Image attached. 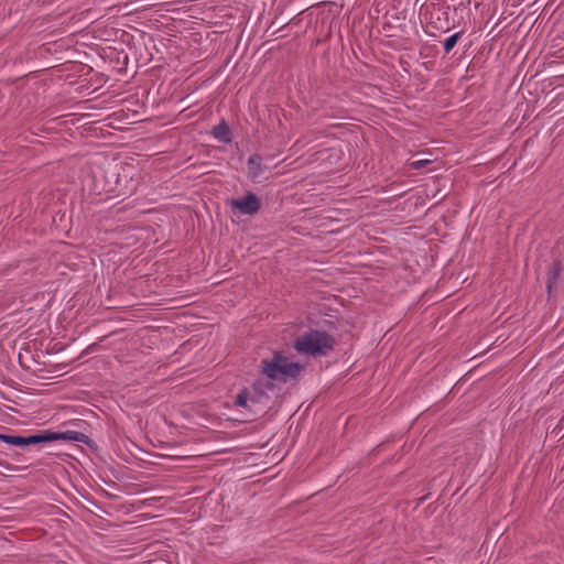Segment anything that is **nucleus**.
<instances>
[{
  "label": "nucleus",
  "mask_w": 564,
  "mask_h": 564,
  "mask_svg": "<svg viewBox=\"0 0 564 564\" xmlns=\"http://www.w3.org/2000/svg\"><path fill=\"white\" fill-rule=\"evenodd\" d=\"M302 366L299 362H291L281 354L275 352L271 359H265L261 364V371L269 379L286 380L300 375Z\"/></svg>",
  "instance_id": "1"
},
{
  "label": "nucleus",
  "mask_w": 564,
  "mask_h": 564,
  "mask_svg": "<svg viewBox=\"0 0 564 564\" xmlns=\"http://www.w3.org/2000/svg\"><path fill=\"white\" fill-rule=\"evenodd\" d=\"M335 340L324 332H310L295 341V349L301 354L325 355L333 349Z\"/></svg>",
  "instance_id": "2"
},
{
  "label": "nucleus",
  "mask_w": 564,
  "mask_h": 564,
  "mask_svg": "<svg viewBox=\"0 0 564 564\" xmlns=\"http://www.w3.org/2000/svg\"><path fill=\"white\" fill-rule=\"evenodd\" d=\"M262 387L272 388V384H264L261 381H258L252 388V393L248 390H243L237 395L235 402L236 405L256 412L254 405L263 403V399L265 398Z\"/></svg>",
  "instance_id": "3"
},
{
  "label": "nucleus",
  "mask_w": 564,
  "mask_h": 564,
  "mask_svg": "<svg viewBox=\"0 0 564 564\" xmlns=\"http://www.w3.org/2000/svg\"><path fill=\"white\" fill-rule=\"evenodd\" d=\"M228 205L241 214L253 215L260 209L261 203L254 194L249 193L243 198L229 199Z\"/></svg>",
  "instance_id": "4"
},
{
  "label": "nucleus",
  "mask_w": 564,
  "mask_h": 564,
  "mask_svg": "<svg viewBox=\"0 0 564 564\" xmlns=\"http://www.w3.org/2000/svg\"><path fill=\"white\" fill-rule=\"evenodd\" d=\"M78 434L76 432H68V433H57V432H51V431H42L37 432V444L43 442H52L57 440H78Z\"/></svg>",
  "instance_id": "5"
},
{
  "label": "nucleus",
  "mask_w": 564,
  "mask_h": 564,
  "mask_svg": "<svg viewBox=\"0 0 564 564\" xmlns=\"http://www.w3.org/2000/svg\"><path fill=\"white\" fill-rule=\"evenodd\" d=\"M0 438L14 446H26L35 444V434L29 435L28 437L18 436V435H0Z\"/></svg>",
  "instance_id": "6"
},
{
  "label": "nucleus",
  "mask_w": 564,
  "mask_h": 564,
  "mask_svg": "<svg viewBox=\"0 0 564 564\" xmlns=\"http://www.w3.org/2000/svg\"><path fill=\"white\" fill-rule=\"evenodd\" d=\"M249 174L252 178L258 177L262 173L261 158L257 154L251 155L248 160Z\"/></svg>",
  "instance_id": "7"
},
{
  "label": "nucleus",
  "mask_w": 564,
  "mask_h": 564,
  "mask_svg": "<svg viewBox=\"0 0 564 564\" xmlns=\"http://www.w3.org/2000/svg\"><path fill=\"white\" fill-rule=\"evenodd\" d=\"M214 135L224 142L230 141V130L226 123H220L214 128Z\"/></svg>",
  "instance_id": "8"
},
{
  "label": "nucleus",
  "mask_w": 564,
  "mask_h": 564,
  "mask_svg": "<svg viewBox=\"0 0 564 564\" xmlns=\"http://www.w3.org/2000/svg\"><path fill=\"white\" fill-rule=\"evenodd\" d=\"M459 39V33H455L451 35L444 43V48L448 53L457 43Z\"/></svg>",
  "instance_id": "9"
},
{
  "label": "nucleus",
  "mask_w": 564,
  "mask_h": 564,
  "mask_svg": "<svg viewBox=\"0 0 564 564\" xmlns=\"http://www.w3.org/2000/svg\"><path fill=\"white\" fill-rule=\"evenodd\" d=\"M431 162V160L426 159V160H417V161H414L410 164V166L414 170H419V169H422L424 167L426 164H429Z\"/></svg>",
  "instance_id": "10"
},
{
  "label": "nucleus",
  "mask_w": 564,
  "mask_h": 564,
  "mask_svg": "<svg viewBox=\"0 0 564 564\" xmlns=\"http://www.w3.org/2000/svg\"><path fill=\"white\" fill-rule=\"evenodd\" d=\"M23 358H24L23 352H20V354H19V360H20V364H21V366L26 367V366H25V364H24V361H23Z\"/></svg>",
  "instance_id": "11"
},
{
  "label": "nucleus",
  "mask_w": 564,
  "mask_h": 564,
  "mask_svg": "<svg viewBox=\"0 0 564 564\" xmlns=\"http://www.w3.org/2000/svg\"><path fill=\"white\" fill-rule=\"evenodd\" d=\"M26 354H31V350L29 348H25Z\"/></svg>",
  "instance_id": "12"
}]
</instances>
